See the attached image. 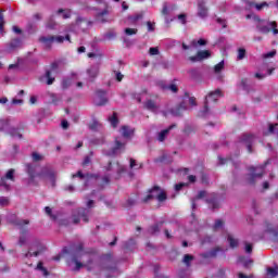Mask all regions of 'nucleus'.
<instances>
[{"label":"nucleus","mask_w":278,"mask_h":278,"mask_svg":"<svg viewBox=\"0 0 278 278\" xmlns=\"http://www.w3.org/2000/svg\"><path fill=\"white\" fill-rule=\"evenodd\" d=\"M245 18L253 21L256 29L261 31V34H274V36L278 35L277 22H270L268 20H262L255 13L248 14Z\"/></svg>","instance_id":"obj_1"},{"label":"nucleus","mask_w":278,"mask_h":278,"mask_svg":"<svg viewBox=\"0 0 278 278\" xmlns=\"http://www.w3.org/2000/svg\"><path fill=\"white\" fill-rule=\"evenodd\" d=\"M26 173L29 176V184L34 181L35 177H39L40 179H49V181H55V170L53 168L46 166L42 167L40 173L36 174V166L31 164H26Z\"/></svg>","instance_id":"obj_2"},{"label":"nucleus","mask_w":278,"mask_h":278,"mask_svg":"<svg viewBox=\"0 0 278 278\" xmlns=\"http://www.w3.org/2000/svg\"><path fill=\"white\" fill-rule=\"evenodd\" d=\"M64 61L59 60L51 64L50 70L46 72V74L41 77V81H45L47 86H52L53 81H55V75L60 73L63 68Z\"/></svg>","instance_id":"obj_3"},{"label":"nucleus","mask_w":278,"mask_h":278,"mask_svg":"<svg viewBox=\"0 0 278 278\" xmlns=\"http://www.w3.org/2000/svg\"><path fill=\"white\" fill-rule=\"evenodd\" d=\"M268 162H265L263 165L256 166V167H250V173L248 174L247 181L250 184V186H255L262 177H264V170L266 168V165Z\"/></svg>","instance_id":"obj_4"},{"label":"nucleus","mask_w":278,"mask_h":278,"mask_svg":"<svg viewBox=\"0 0 278 278\" xmlns=\"http://www.w3.org/2000/svg\"><path fill=\"white\" fill-rule=\"evenodd\" d=\"M86 206L88 208H78L77 211V215H73L72 216V220L74 223V225H77L80 220V218L83 219V223H88V216H90V210H92V207H94V202L93 200H88L86 202Z\"/></svg>","instance_id":"obj_5"},{"label":"nucleus","mask_w":278,"mask_h":278,"mask_svg":"<svg viewBox=\"0 0 278 278\" xmlns=\"http://www.w3.org/2000/svg\"><path fill=\"white\" fill-rule=\"evenodd\" d=\"M88 58H92L98 62L97 64L87 68V75L89 79H96V77L99 76V66L101 65V59L103 58V54L101 52H90L88 53Z\"/></svg>","instance_id":"obj_6"},{"label":"nucleus","mask_w":278,"mask_h":278,"mask_svg":"<svg viewBox=\"0 0 278 278\" xmlns=\"http://www.w3.org/2000/svg\"><path fill=\"white\" fill-rule=\"evenodd\" d=\"M186 101H189L192 108L197 106V99L186 93L184 101L179 105L170 110V113L173 114V116H181V114H184V112L188 110V105H186Z\"/></svg>","instance_id":"obj_7"},{"label":"nucleus","mask_w":278,"mask_h":278,"mask_svg":"<svg viewBox=\"0 0 278 278\" xmlns=\"http://www.w3.org/2000/svg\"><path fill=\"white\" fill-rule=\"evenodd\" d=\"M160 203L166 201V192L162 190V188L155 186L154 188L149 190V193L146 198H143V203H149V201L155 200Z\"/></svg>","instance_id":"obj_8"},{"label":"nucleus","mask_w":278,"mask_h":278,"mask_svg":"<svg viewBox=\"0 0 278 278\" xmlns=\"http://www.w3.org/2000/svg\"><path fill=\"white\" fill-rule=\"evenodd\" d=\"M64 40H71V36H65V37H40L39 42L46 48V49H51V46L54 45V42H58V45H62Z\"/></svg>","instance_id":"obj_9"},{"label":"nucleus","mask_w":278,"mask_h":278,"mask_svg":"<svg viewBox=\"0 0 278 278\" xmlns=\"http://www.w3.org/2000/svg\"><path fill=\"white\" fill-rule=\"evenodd\" d=\"M84 255V244L79 243L75 248V253L72 257V264H74L73 270H81L84 268V263L79 262V257Z\"/></svg>","instance_id":"obj_10"},{"label":"nucleus","mask_w":278,"mask_h":278,"mask_svg":"<svg viewBox=\"0 0 278 278\" xmlns=\"http://www.w3.org/2000/svg\"><path fill=\"white\" fill-rule=\"evenodd\" d=\"M222 97L223 91L220 89H216L215 91L208 93L204 102L203 116H205L206 112H210V103H216Z\"/></svg>","instance_id":"obj_11"},{"label":"nucleus","mask_w":278,"mask_h":278,"mask_svg":"<svg viewBox=\"0 0 278 278\" xmlns=\"http://www.w3.org/2000/svg\"><path fill=\"white\" fill-rule=\"evenodd\" d=\"M0 131H8L13 138H23V135L18 132V128L10 127L9 119H0Z\"/></svg>","instance_id":"obj_12"},{"label":"nucleus","mask_w":278,"mask_h":278,"mask_svg":"<svg viewBox=\"0 0 278 278\" xmlns=\"http://www.w3.org/2000/svg\"><path fill=\"white\" fill-rule=\"evenodd\" d=\"M127 144V141L121 139V138H115V147L110 150L104 152L105 155H118V153H123L125 151V146Z\"/></svg>","instance_id":"obj_13"},{"label":"nucleus","mask_w":278,"mask_h":278,"mask_svg":"<svg viewBox=\"0 0 278 278\" xmlns=\"http://www.w3.org/2000/svg\"><path fill=\"white\" fill-rule=\"evenodd\" d=\"M108 263L104 267V270H108L109 274H106V278H114L118 277L121 275V270H118V267H116V264L112 261V256H108Z\"/></svg>","instance_id":"obj_14"},{"label":"nucleus","mask_w":278,"mask_h":278,"mask_svg":"<svg viewBox=\"0 0 278 278\" xmlns=\"http://www.w3.org/2000/svg\"><path fill=\"white\" fill-rule=\"evenodd\" d=\"M93 103H94V105H99V106L105 105V103H108V92H105L103 90H98L96 92Z\"/></svg>","instance_id":"obj_15"},{"label":"nucleus","mask_w":278,"mask_h":278,"mask_svg":"<svg viewBox=\"0 0 278 278\" xmlns=\"http://www.w3.org/2000/svg\"><path fill=\"white\" fill-rule=\"evenodd\" d=\"M245 10H251L252 8H254L256 10V12H262V10H264V8H268V2H261V3H255L253 1H249L245 0Z\"/></svg>","instance_id":"obj_16"},{"label":"nucleus","mask_w":278,"mask_h":278,"mask_svg":"<svg viewBox=\"0 0 278 278\" xmlns=\"http://www.w3.org/2000/svg\"><path fill=\"white\" fill-rule=\"evenodd\" d=\"M241 142H242V144H244V147H247L249 153H253V149L251 147H253V142H255V136L243 135L241 137Z\"/></svg>","instance_id":"obj_17"},{"label":"nucleus","mask_w":278,"mask_h":278,"mask_svg":"<svg viewBox=\"0 0 278 278\" xmlns=\"http://www.w3.org/2000/svg\"><path fill=\"white\" fill-rule=\"evenodd\" d=\"M91 26L92 22L84 17H78L75 24V29H81V31H86V29H88Z\"/></svg>","instance_id":"obj_18"},{"label":"nucleus","mask_w":278,"mask_h":278,"mask_svg":"<svg viewBox=\"0 0 278 278\" xmlns=\"http://www.w3.org/2000/svg\"><path fill=\"white\" fill-rule=\"evenodd\" d=\"M207 5L205 0H198V16L200 18H207Z\"/></svg>","instance_id":"obj_19"},{"label":"nucleus","mask_w":278,"mask_h":278,"mask_svg":"<svg viewBox=\"0 0 278 278\" xmlns=\"http://www.w3.org/2000/svg\"><path fill=\"white\" fill-rule=\"evenodd\" d=\"M212 54L208 50H201L197 53L195 56H190V62H201L202 60H207Z\"/></svg>","instance_id":"obj_20"},{"label":"nucleus","mask_w":278,"mask_h":278,"mask_svg":"<svg viewBox=\"0 0 278 278\" xmlns=\"http://www.w3.org/2000/svg\"><path fill=\"white\" fill-rule=\"evenodd\" d=\"M143 108L148 110L149 112H153L154 114H157L160 110V104L155 102V100H147L143 103Z\"/></svg>","instance_id":"obj_21"},{"label":"nucleus","mask_w":278,"mask_h":278,"mask_svg":"<svg viewBox=\"0 0 278 278\" xmlns=\"http://www.w3.org/2000/svg\"><path fill=\"white\" fill-rule=\"evenodd\" d=\"M21 47H23V39L21 37L12 39L8 45L9 51H15V49H21Z\"/></svg>","instance_id":"obj_22"},{"label":"nucleus","mask_w":278,"mask_h":278,"mask_svg":"<svg viewBox=\"0 0 278 278\" xmlns=\"http://www.w3.org/2000/svg\"><path fill=\"white\" fill-rule=\"evenodd\" d=\"M175 127H177V125L173 124L168 128L159 132V135H157L159 142H164L166 140V136H168V134H170V130L175 129Z\"/></svg>","instance_id":"obj_23"},{"label":"nucleus","mask_w":278,"mask_h":278,"mask_svg":"<svg viewBox=\"0 0 278 278\" xmlns=\"http://www.w3.org/2000/svg\"><path fill=\"white\" fill-rule=\"evenodd\" d=\"M110 14V11L108 9H104L102 12H99L96 16L97 23H108V15Z\"/></svg>","instance_id":"obj_24"},{"label":"nucleus","mask_w":278,"mask_h":278,"mask_svg":"<svg viewBox=\"0 0 278 278\" xmlns=\"http://www.w3.org/2000/svg\"><path fill=\"white\" fill-rule=\"evenodd\" d=\"M162 225H164V223L160 222L150 226L148 228V233H150L151 236H157V233H160V229L162 228Z\"/></svg>","instance_id":"obj_25"},{"label":"nucleus","mask_w":278,"mask_h":278,"mask_svg":"<svg viewBox=\"0 0 278 278\" xmlns=\"http://www.w3.org/2000/svg\"><path fill=\"white\" fill-rule=\"evenodd\" d=\"M218 253H220V250L218 248H215L208 252L202 253L201 257H203L204 260H210L212 257H216L218 255Z\"/></svg>","instance_id":"obj_26"},{"label":"nucleus","mask_w":278,"mask_h":278,"mask_svg":"<svg viewBox=\"0 0 278 278\" xmlns=\"http://www.w3.org/2000/svg\"><path fill=\"white\" fill-rule=\"evenodd\" d=\"M121 131L123 138H131V136H134V129L129 128V126H123Z\"/></svg>","instance_id":"obj_27"},{"label":"nucleus","mask_w":278,"mask_h":278,"mask_svg":"<svg viewBox=\"0 0 278 278\" xmlns=\"http://www.w3.org/2000/svg\"><path fill=\"white\" fill-rule=\"evenodd\" d=\"M140 21H142V14H136L128 17L129 25H139Z\"/></svg>","instance_id":"obj_28"},{"label":"nucleus","mask_w":278,"mask_h":278,"mask_svg":"<svg viewBox=\"0 0 278 278\" xmlns=\"http://www.w3.org/2000/svg\"><path fill=\"white\" fill-rule=\"evenodd\" d=\"M240 86L245 92H251V85L249 84L248 78H242L240 81Z\"/></svg>","instance_id":"obj_29"},{"label":"nucleus","mask_w":278,"mask_h":278,"mask_svg":"<svg viewBox=\"0 0 278 278\" xmlns=\"http://www.w3.org/2000/svg\"><path fill=\"white\" fill-rule=\"evenodd\" d=\"M124 249L126 251H134V249H136V240H134V239L128 240L125 243Z\"/></svg>","instance_id":"obj_30"},{"label":"nucleus","mask_w":278,"mask_h":278,"mask_svg":"<svg viewBox=\"0 0 278 278\" xmlns=\"http://www.w3.org/2000/svg\"><path fill=\"white\" fill-rule=\"evenodd\" d=\"M58 16H61L62 18H71V10H64V9H60L56 12Z\"/></svg>","instance_id":"obj_31"},{"label":"nucleus","mask_w":278,"mask_h":278,"mask_svg":"<svg viewBox=\"0 0 278 278\" xmlns=\"http://www.w3.org/2000/svg\"><path fill=\"white\" fill-rule=\"evenodd\" d=\"M4 25H5V18L3 16V11L0 10V36H3V34H5V30L3 29Z\"/></svg>","instance_id":"obj_32"},{"label":"nucleus","mask_w":278,"mask_h":278,"mask_svg":"<svg viewBox=\"0 0 278 278\" xmlns=\"http://www.w3.org/2000/svg\"><path fill=\"white\" fill-rule=\"evenodd\" d=\"M31 251H34V247L29 248V251L26 254H24V257H34V256L38 257L40 255V251L39 250H37L35 252H31Z\"/></svg>","instance_id":"obj_33"},{"label":"nucleus","mask_w":278,"mask_h":278,"mask_svg":"<svg viewBox=\"0 0 278 278\" xmlns=\"http://www.w3.org/2000/svg\"><path fill=\"white\" fill-rule=\"evenodd\" d=\"M146 29L149 31V34H153V31H155V22L148 21L146 23Z\"/></svg>","instance_id":"obj_34"},{"label":"nucleus","mask_w":278,"mask_h":278,"mask_svg":"<svg viewBox=\"0 0 278 278\" xmlns=\"http://www.w3.org/2000/svg\"><path fill=\"white\" fill-rule=\"evenodd\" d=\"M109 122L111 123L112 127H118V116L116 113H113V115L109 117Z\"/></svg>","instance_id":"obj_35"},{"label":"nucleus","mask_w":278,"mask_h":278,"mask_svg":"<svg viewBox=\"0 0 278 278\" xmlns=\"http://www.w3.org/2000/svg\"><path fill=\"white\" fill-rule=\"evenodd\" d=\"M36 33V24L28 22L26 25V34H35Z\"/></svg>","instance_id":"obj_36"},{"label":"nucleus","mask_w":278,"mask_h":278,"mask_svg":"<svg viewBox=\"0 0 278 278\" xmlns=\"http://www.w3.org/2000/svg\"><path fill=\"white\" fill-rule=\"evenodd\" d=\"M228 242L231 249H236L238 247V239L233 238L231 235H228Z\"/></svg>","instance_id":"obj_37"},{"label":"nucleus","mask_w":278,"mask_h":278,"mask_svg":"<svg viewBox=\"0 0 278 278\" xmlns=\"http://www.w3.org/2000/svg\"><path fill=\"white\" fill-rule=\"evenodd\" d=\"M244 58H247V50L244 48H239L237 60H244Z\"/></svg>","instance_id":"obj_38"},{"label":"nucleus","mask_w":278,"mask_h":278,"mask_svg":"<svg viewBox=\"0 0 278 278\" xmlns=\"http://www.w3.org/2000/svg\"><path fill=\"white\" fill-rule=\"evenodd\" d=\"M239 262H241V264H243V266L245 268H249V266H251V264H253V261L252 260H245L244 256H240L239 257Z\"/></svg>","instance_id":"obj_39"},{"label":"nucleus","mask_w":278,"mask_h":278,"mask_svg":"<svg viewBox=\"0 0 278 278\" xmlns=\"http://www.w3.org/2000/svg\"><path fill=\"white\" fill-rule=\"evenodd\" d=\"M192 260H194V256H192V255H190V254H186V255L184 256L182 262H184V264H186V266L189 268L190 262H192Z\"/></svg>","instance_id":"obj_40"},{"label":"nucleus","mask_w":278,"mask_h":278,"mask_svg":"<svg viewBox=\"0 0 278 278\" xmlns=\"http://www.w3.org/2000/svg\"><path fill=\"white\" fill-rule=\"evenodd\" d=\"M277 55V50H271L270 52L262 54L263 60H268L270 58H275Z\"/></svg>","instance_id":"obj_41"},{"label":"nucleus","mask_w":278,"mask_h":278,"mask_svg":"<svg viewBox=\"0 0 278 278\" xmlns=\"http://www.w3.org/2000/svg\"><path fill=\"white\" fill-rule=\"evenodd\" d=\"M223 68H225V61H222L214 66V73H220Z\"/></svg>","instance_id":"obj_42"},{"label":"nucleus","mask_w":278,"mask_h":278,"mask_svg":"<svg viewBox=\"0 0 278 278\" xmlns=\"http://www.w3.org/2000/svg\"><path fill=\"white\" fill-rule=\"evenodd\" d=\"M174 10H175V8H168V5L164 4L162 14L164 16H168V14H170V12H173Z\"/></svg>","instance_id":"obj_43"},{"label":"nucleus","mask_w":278,"mask_h":278,"mask_svg":"<svg viewBox=\"0 0 278 278\" xmlns=\"http://www.w3.org/2000/svg\"><path fill=\"white\" fill-rule=\"evenodd\" d=\"M267 275H270V277H277V275H278V267H276V268H273V267L267 268Z\"/></svg>","instance_id":"obj_44"},{"label":"nucleus","mask_w":278,"mask_h":278,"mask_svg":"<svg viewBox=\"0 0 278 278\" xmlns=\"http://www.w3.org/2000/svg\"><path fill=\"white\" fill-rule=\"evenodd\" d=\"M267 231H268V233H273V236H275V238H278V230H277V228L268 225L267 226Z\"/></svg>","instance_id":"obj_45"},{"label":"nucleus","mask_w":278,"mask_h":278,"mask_svg":"<svg viewBox=\"0 0 278 278\" xmlns=\"http://www.w3.org/2000/svg\"><path fill=\"white\" fill-rule=\"evenodd\" d=\"M15 225H17V227H25V225H29V219H17Z\"/></svg>","instance_id":"obj_46"},{"label":"nucleus","mask_w":278,"mask_h":278,"mask_svg":"<svg viewBox=\"0 0 278 278\" xmlns=\"http://www.w3.org/2000/svg\"><path fill=\"white\" fill-rule=\"evenodd\" d=\"M0 205H2V206L10 205V198H8V197H0Z\"/></svg>","instance_id":"obj_47"},{"label":"nucleus","mask_w":278,"mask_h":278,"mask_svg":"<svg viewBox=\"0 0 278 278\" xmlns=\"http://www.w3.org/2000/svg\"><path fill=\"white\" fill-rule=\"evenodd\" d=\"M125 34H126V36H136V34H138V29H136V28H126Z\"/></svg>","instance_id":"obj_48"},{"label":"nucleus","mask_w":278,"mask_h":278,"mask_svg":"<svg viewBox=\"0 0 278 278\" xmlns=\"http://www.w3.org/2000/svg\"><path fill=\"white\" fill-rule=\"evenodd\" d=\"M192 45L193 47H205V45H207V41H205V39H200L198 41H193Z\"/></svg>","instance_id":"obj_49"},{"label":"nucleus","mask_w":278,"mask_h":278,"mask_svg":"<svg viewBox=\"0 0 278 278\" xmlns=\"http://www.w3.org/2000/svg\"><path fill=\"white\" fill-rule=\"evenodd\" d=\"M46 27H47L48 29H55V22L53 21V16L49 18V21H48Z\"/></svg>","instance_id":"obj_50"},{"label":"nucleus","mask_w":278,"mask_h":278,"mask_svg":"<svg viewBox=\"0 0 278 278\" xmlns=\"http://www.w3.org/2000/svg\"><path fill=\"white\" fill-rule=\"evenodd\" d=\"M37 270H42L45 277H47L49 275V271L47 270V268H45V266H42V262L38 263Z\"/></svg>","instance_id":"obj_51"},{"label":"nucleus","mask_w":278,"mask_h":278,"mask_svg":"<svg viewBox=\"0 0 278 278\" xmlns=\"http://www.w3.org/2000/svg\"><path fill=\"white\" fill-rule=\"evenodd\" d=\"M50 99L52 103H54V105H58V103H60V97H58V94L55 93H50Z\"/></svg>","instance_id":"obj_52"},{"label":"nucleus","mask_w":278,"mask_h":278,"mask_svg":"<svg viewBox=\"0 0 278 278\" xmlns=\"http://www.w3.org/2000/svg\"><path fill=\"white\" fill-rule=\"evenodd\" d=\"M5 179H10L11 181H14V169H9L5 174Z\"/></svg>","instance_id":"obj_53"},{"label":"nucleus","mask_w":278,"mask_h":278,"mask_svg":"<svg viewBox=\"0 0 278 278\" xmlns=\"http://www.w3.org/2000/svg\"><path fill=\"white\" fill-rule=\"evenodd\" d=\"M73 179H75V177H79V179H88L89 175H84V173H81L80 170L77 174H74Z\"/></svg>","instance_id":"obj_54"},{"label":"nucleus","mask_w":278,"mask_h":278,"mask_svg":"<svg viewBox=\"0 0 278 278\" xmlns=\"http://www.w3.org/2000/svg\"><path fill=\"white\" fill-rule=\"evenodd\" d=\"M70 87H71V79H68V78L63 79L62 80V88L64 90H66V88H70Z\"/></svg>","instance_id":"obj_55"},{"label":"nucleus","mask_w":278,"mask_h":278,"mask_svg":"<svg viewBox=\"0 0 278 278\" xmlns=\"http://www.w3.org/2000/svg\"><path fill=\"white\" fill-rule=\"evenodd\" d=\"M31 157L34 162H40L42 160V155H40L38 152H34Z\"/></svg>","instance_id":"obj_56"},{"label":"nucleus","mask_w":278,"mask_h":278,"mask_svg":"<svg viewBox=\"0 0 278 278\" xmlns=\"http://www.w3.org/2000/svg\"><path fill=\"white\" fill-rule=\"evenodd\" d=\"M223 225H224L223 220L217 219V220L215 222V224H214V229H215V231L218 230V229H223Z\"/></svg>","instance_id":"obj_57"},{"label":"nucleus","mask_w":278,"mask_h":278,"mask_svg":"<svg viewBox=\"0 0 278 278\" xmlns=\"http://www.w3.org/2000/svg\"><path fill=\"white\" fill-rule=\"evenodd\" d=\"M12 31L13 34H15L16 36H21V34H23V29H21L18 26L14 25L12 27Z\"/></svg>","instance_id":"obj_58"},{"label":"nucleus","mask_w":278,"mask_h":278,"mask_svg":"<svg viewBox=\"0 0 278 278\" xmlns=\"http://www.w3.org/2000/svg\"><path fill=\"white\" fill-rule=\"evenodd\" d=\"M132 205H136V200L128 199L126 203L124 204V207H132Z\"/></svg>","instance_id":"obj_59"},{"label":"nucleus","mask_w":278,"mask_h":278,"mask_svg":"<svg viewBox=\"0 0 278 278\" xmlns=\"http://www.w3.org/2000/svg\"><path fill=\"white\" fill-rule=\"evenodd\" d=\"M122 41L124 42V45H126V47H131V45H134V42L129 40V37H122Z\"/></svg>","instance_id":"obj_60"},{"label":"nucleus","mask_w":278,"mask_h":278,"mask_svg":"<svg viewBox=\"0 0 278 278\" xmlns=\"http://www.w3.org/2000/svg\"><path fill=\"white\" fill-rule=\"evenodd\" d=\"M216 23H218V25H222L223 28L227 27V22L220 17L216 18Z\"/></svg>","instance_id":"obj_61"},{"label":"nucleus","mask_w":278,"mask_h":278,"mask_svg":"<svg viewBox=\"0 0 278 278\" xmlns=\"http://www.w3.org/2000/svg\"><path fill=\"white\" fill-rule=\"evenodd\" d=\"M27 243V237L26 236H21L18 240L20 247H23V244Z\"/></svg>","instance_id":"obj_62"},{"label":"nucleus","mask_w":278,"mask_h":278,"mask_svg":"<svg viewBox=\"0 0 278 278\" xmlns=\"http://www.w3.org/2000/svg\"><path fill=\"white\" fill-rule=\"evenodd\" d=\"M167 90H170L172 92H178V88L177 85H169L167 87H165Z\"/></svg>","instance_id":"obj_63"},{"label":"nucleus","mask_w":278,"mask_h":278,"mask_svg":"<svg viewBox=\"0 0 278 278\" xmlns=\"http://www.w3.org/2000/svg\"><path fill=\"white\" fill-rule=\"evenodd\" d=\"M149 53H150V55H159L160 50L157 48H150Z\"/></svg>","instance_id":"obj_64"}]
</instances>
